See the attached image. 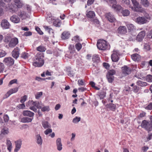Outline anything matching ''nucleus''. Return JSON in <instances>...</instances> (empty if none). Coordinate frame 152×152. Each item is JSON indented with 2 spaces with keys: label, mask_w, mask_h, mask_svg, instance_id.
<instances>
[{
  "label": "nucleus",
  "mask_w": 152,
  "mask_h": 152,
  "mask_svg": "<svg viewBox=\"0 0 152 152\" xmlns=\"http://www.w3.org/2000/svg\"><path fill=\"white\" fill-rule=\"evenodd\" d=\"M41 102L38 101L34 102L32 101H30L28 102L26 105L29 107L30 110H33L35 112H37V109H41V110L42 112H48L50 110L49 106H45L42 107Z\"/></svg>",
  "instance_id": "1"
},
{
  "label": "nucleus",
  "mask_w": 152,
  "mask_h": 152,
  "mask_svg": "<svg viewBox=\"0 0 152 152\" xmlns=\"http://www.w3.org/2000/svg\"><path fill=\"white\" fill-rule=\"evenodd\" d=\"M44 56L43 53H38L35 57L33 65L35 66L40 67L42 66L44 64L43 59Z\"/></svg>",
  "instance_id": "2"
},
{
  "label": "nucleus",
  "mask_w": 152,
  "mask_h": 152,
  "mask_svg": "<svg viewBox=\"0 0 152 152\" xmlns=\"http://www.w3.org/2000/svg\"><path fill=\"white\" fill-rule=\"evenodd\" d=\"M97 48L100 50H104L108 49L109 46L107 42L104 40H99L97 43Z\"/></svg>",
  "instance_id": "3"
},
{
  "label": "nucleus",
  "mask_w": 152,
  "mask_h": 152,
  "mask_svg": "<svg viewBox=\"0 0 152 152\" xmlns=\"http://www.w3.org/2000/svg\"><path fill=\"white\" fill-rule=\"evenodd\" d=\"M141 127L147 131H151L152 130V124L146 120L143 121L141 124Z\"/></svg>",
  "instance_id": "4"
},
{
  "label": "nucleus",
  "mask_w": 152,
  "mask_h": 152,
  "mask_svg": "<svg viewBox=\"0 0 152 152\" xmlns=\"http://www.w3.org/2000/svg\"><path fill=\"white\" fill-rule=\"evenodd\" d=\"M132 1L134 7H133L130 6L129 7L131 8L132 10L134 11H141V10L140 9V7L139 4V3L137 2L136 0H132Z\"/></svg>",
  "instance_id": "5"
},
{
  "label": "nucleus",
  "mask_w": 152,
  "mask_h": 152,
  "mask_svg": "<svg viewBox=\"0 0 152 152\" xmlns=\"http://www.w3.org/2000/svg\"><path fill=\"white\" fill-rule=\"evenodd\" d=\"M22 141L21 139H19L15 142V148L14 152H18L21 147Z\"/></svg>",
  "instance_id": "6"
},
{
  "label": "nucleus",
  "mask_w": 152,
  "mask_h": 152,
  "mask_svg": "<svg viewBox=\"0 0 152 152\" xmlns=\"http://www.w3.org/2000/svg\"><path fill=\"white\" fill-rule=\"evenodd\" d=\"M18 43V39L17 38H14L10 41L8 46L10 47L13 48L15 47Z\"/></svg>",
  "instance_id": "7"
},
{
  "label": "nucleus",
  "mask_w": 152,
  "mask_h": 152,
  "mask_svg": "<svg viewBox=\"0 0 152 152\" xmlns=\"http://www.w3.org/2000/svg\"><path fill=\"white\" fill-rule=\"evenodd\" d=\"M9 128L7 127H4L1 131L0 140H1L3 138L4 135H7L9 134Z\"/></svg>",
  "instance_id": "8"
},
{
  "label": "nucleus",
  "mask_w": 152,
  "mask_h": 152,
  "mask_svg": "<svg viewBox=\"0 0 152 152\" xmlns=\"http://www.w3.org/2000/svg\"><path fill=\"white\" fill-rule=\"evenodd\" d=\"M4 62L8 66H11L14 64V60L11 57H7L4 58Z\"/></svg>",
  "instance_id": "9"
},
{
  "label": "nucleus",
  "mask_w": 152,
  "mask_h": 152,
  "mask_svg": "<svg viewBox=\"0 0 152 152\" xmlns=\"http://www.w3.org/2000/svg\"><path fill=\"white\" fill-rule=\"evenodd\" d=\"M1 25L3 29H6L9 28L10 24L7 20H3L1 21Z\"/></svg>",
  "instance_id": "10"
},
{
  "label": "nucleus",
  "mask_w": 152,
  "mask_h": 152,
  "mask_svg": "<svg viewBox=\"0 0 152 152\" xmlns=\"http://www.w3.org/2000/svg\"><path fill=\"white\" fill-rule=\"evenodd\" d=\"M135 21L140 24H143L148 22V20L144 17H138L137 18Z\"/></svg>",
  "instance_id": "11"
},
{
  "label": "nucleus",
  "mask_w": 152,
  "mask_h": 152,
  "mask_svg": "<svg viewBox=\"0 0 152 152\" xmlns=\"http://www.w3.org/2000/svg\"><path fill=\"white\" fill-rule=\"evenodd\" d=\"M19 51L20 49L18 48H15L12 53V57L16 59L18 58L19 56Z\"/></svg>",
  "instance_id": "12"
},
{
  "label": "nucleus",
  "mask_w": 152,
  "mask_h": 152,
  "mask_svg": "<svg viewBox=\"0 0 152 152\" xmlns=\"http://www.w3.org/2000/svg\"><path fill=\"white\" fill-rule=\"evenodd\" d=\"M105 16L108 20L111 22H114L115 21V19L113 15L110 12L106 13L105 14Z\"/></svg>",
  "instance_id": "13"
},
{
  "label": "nucleus",
  "mask_w": 152,
  "mask_h": 152,
  "mask_svg": "<svg viewBox=\"0 0 152 152\" xmlns=\"http://www.w3.org/2000/svg\"><path fill=\"white\" fill-rule=\"evenodd\" d=\"M122 72L125 75H129L131 73V69L129 67L126 66H125L122 67Z\"/></svg>",
  "instance_id": "14"
},
{
  "label": "nucleus",
  "mask_w": 152,
  "mask_h": 152,
  "mask_svg": "<svg viewBox=\"0 0 152 152\" xmlns=\"http://www.w3.org/2000/svg\"><path fill=\"white\" fill-rule=\"evenodd\" d=\"M145 34V32L144 31H142L140 32L137 37V40L138 41H142L144 38Z\"/></svg>",
  "instance_id": "15"
},
{
  "label": "nucleus",
  "mask_w": 152,
  "mask_h": 152,
  "mask_svg": "<svg viewBox=\"0 0 152 152\" xmlns=\"http://www.w3.org/2000/svg\"><path fill=\"white\" fill-rule=\"evenodd\" d=\"M112 8L115 12H118L122 9V7L119 4H113L112 6Z\"/></svg>",
  "instance_id": "16"
},
{
  "label": "nucleus",
  "mask_w": 152,
  "mask_h": 152,
  "mask_svg": "<svg viewBox=\"0 0 152 152\" xmlns=\"http://www.w3.org/2000/svg\"><path fill=\"white\" fill-rule=\"evenodd\" d=\"M56 143L57 150L59 151H61L62 149V145L61 139L59 138H57L56 140Z\"/></svg>",
  "instance_id": "17"
},
{
  "label": "nucleus",
  "mask_w": 152,
  "mask_h": 152,
  "mask_svg": "<svg viewBox=\"0 0 152 152\" xmlns=\"http://www.w3.org/2000/svg\"><path fill=\"white\" fill-rule=\"evenodd\" d=\"M111 59L114 62L117 61L119 60V57L118 54V52L114 51L113 53L111 55Z\"/></svg>",
  "instance_id": "18"
},
{
  "label": "nucleus",
  "mask_w": 152,
  "mask_h": 152,
  "mask_svg": "<svg viewBox=\"0 0 152 152\" xmlns=\"http://www.w3.org/2000/svg\"><path fill=\"white\" fill-rule=\"evenodd\" d=\"M18 90V88H12L7 92L6 95L7 97H9L12 94L17 92Z\"/></svg>",
  "instance_id": "19"
},
{
  "label": "nucleus",
  "mask_w": 152,
  "mask_h": 152,
  "mask_svg": "<svg viewBox=\"0 0 152 152\" xmlns=\"http://www.w3.org/2000/svg\"><path fill=\"white\" fill-rule=\"evenodd\" d=\"M35 138L37 143L39 145H41L42 142V140L40 135L36 134L35 136Z\"/></svg>",
  "instance_id": "20"
},
{
  "label": "nucleus",
  "mask_w": 152,
  "mask_h": 152,
  "mask_svg": "<svg viewBox=\"0 0 152 152\" xmlns=\"http://www.w3.org/2000/svg\"><path fill=\"white\" fill-rule=\"evenodd\" d=\"M18 15L21 17L22 19H26L28 17V15L24 11H20L18 12Z\"/></svg>",
  "instance_id": "21"
},
{
  "label": "nucleus",
  "mask_w": 152,
  "mask_h": 152,
  "mask_svg": "<svg viewBox=\"0 0 152 152\" xmlns=\"http://www.w3.org/2000/svg\"><path fill=\"white\" fill-rule=\"evenodd\" d=\"M11 21L15 23H18L20 21V18L16 15H13L10 18Z\"/></svg>",
  "instance_id": "22"
},
{
  "label": "nucleus",
  "mask_w": 152,
  "mask_h": 152,
  "mask_svg": "<svg viewBox=\"0 0 152 152\" xmlns=\"http://www.w3.org/2000/svg\"><path fill=\"white\" fill-rule=\"evenodd\" d=\"M23 114L24 116H28L30 117H33L34 114L29 110H24L23 111Z\"/></svg>",
  "instance_id": "23"
},
{
  "label": "nucleus",
  "mask_w": 152,
  "mask_h": 152,
  "mask_svg": "<svg viewBox=\"0 0 152 152\" xmlns=\"http://www.w3.org/2000/svg\"><path fill=\"white\" fill-rule=\"evenodd\" d=\"M6 145L7 150L10 152L12 151V146L11 141L8 139L6 140Z\"/></svg>",
  "instance_id": "24"
},
{
  "label": "nucleus",
  "mask_w": 152,
  "mask_h": 152,
  "mask_svg": "<svg viewBox=\"0 0 152 152\" xmlns=\"http://www.w3.org/2000/svg\"><path fill=\"white\" fill-rule=\"evenodd\" d=\"M132 59L135 61H139L141 59V56L138 54L135 53L131 56Z\"/></svg>",
  "instance_id": "25"
},
{
  "label": "nucleus",
  "mask_w": 152,
  "mask_h": 152,
  "mask_svg": "<svg viewBox=\"0 0 152 152\" xmlns=\"http://www.w3.org/2000/svg\"><path fill=\"white\" fill-rule=\"evenodd\" d=\"M118 32L122 34H125L127 32L126 27L125 26H121L118 29Z\"/></svg>",
  "instance_id": "26"
},
{
  "label": "nucleus",
  "mask_w": 152,
  "mask_h": 152,
  "mask_svg": "<svg viewBox=\"0 0 152 152\" xmlns=\"http://www.w3.org/2000/svg\"><path fill=\"white\" fill-rule=\"evenodd\" d=\"M33 118H31L28 117H25L22 118L20 121L23 123H27L31 122Z\"/></svg>",
  "instance_id": "27"
},
{
  "label": "nucleus",
  "mask_w": 152,
  "mask_h": 152,
  "mask_svg": "<svg viewBox=\"0 0 152 152\" xmlns=\"http://www.w3.org/2000/svg\"><path fill=\"white\" fill-rule=\"evenodd\" d=\"M70 34L67 31L63 32L61 35V38L63 39H68L69 37Z\"/></svg>",
  "instance_id": "28"
},
{
  "label": "nucleus",
  "mask_w": 152,
  "mask_h": 152,
  "mask_svg": "<svg viewBox=\"0 0 152 152\" xmlns=\"http://www.w3.org/2000/svg\"><path fill=\"white\" fill-rule=\"evenodd\" d=\"M92 61L94 63H98L100 61V58L98 55L95 54L93 56Z\"/></svg>",
  "instance_id": "29"
},
{
  "label": "nucleus",
  "mask_w": 152,
  "mask_h": 152,
  "mask_svg": "<svg viewBox=\"0 0 152 152\" xmlns=\"http://www.w3.org/2000/svg\"><path fill=\"white\" fill-rule=\"evenodd\" d=\"M14 1L18 8H20L22 7L23 4L21 0H14Z\"/></svg>",
  "instance_id": "30"
},
{
  "label": "nucleus",
  "mask_w": 152,
  "mask_h": 152,
  "mask_svg": "<svg viewBox=\"0 0 152 152\" xmlns=\"http://www.w3.org/2000/svg\"><path fill=\"white\" fill-rule=\"evenodd\" d=\"M87 16L89 18H93L95 16V14L94 12L89 11L86 14Z\"/></svg>",
  "instance_id": "31"
},
{
  "label": "nucleus",
  "mask_w": 152,
  "mask_h": 152,
  "mask_svg": "<svg viewBox=\"0 0 152 152\" xmlns=\"http://www.w3.org/2000/svg\"><path fill=\"white\" fill-rule=\"evenodd\" d=\"M126 26L129 31H133L135 29V26L133 24H128L126 25Z\"/></svg>",
  "instance_id": "32"
},
{
  "label": "nucleus",
  "mask_w": 152,
  "mask_h": 152,
  "mask_svg": "<svg viewBox=\"0 0 152 152\" xmlns=\"http://www.w3.org/2000/svg\"><path fill=\"white\" fill-rule=\"evenodd\" d=\"M61 22L60 20L57 19L53 21V24L54 26L58 27L61 26Z\"/></svg>",
  "instance_id": "33"
},
{
  "label": "nucleus",
  "mask_w": 152,
  "mask_h": 152,
  "mask_svg": "<svg viewBox=\"0 0 152 152\" xmlns=\"http://www.w3.org/2000/svg\"><path fill=\"white\" fill-rule=\"evenodd\" d=\"M42 126L45 129L50 128V125L48 122L47 121H44L42 122Z\"/></svg>",
  "instance_id": "34"
},
{
  "label": "nucleus",
  "mask_w": 152,
  "mask_h": 152,
  "mask_svg": "<svg viewBox=\"0 0 152 152\" xmlns=\"http://www.w3.org/2000/svg\"><path fill=\"white\" fill-rule=\"evenodd\" d=\"M137 84L139 86L141 87L146 86L148 85V83L146 82H143L141 80L137 81Z\"/></svg>",
  "instance_id": "35"
},
{
  "label": "nucleus",
  "mask_w": 152,
  "mask_h": 152,
  "mask_svg": "<svg viewBox=\"0 0 152 152\" xmlns=\"http://www.w3.org/2000/svg\"><path fill=\"white\" fill-rule=\"evenodd\" d=\"M141 4L145 7L149 6V3L147 0H141Z\"/></svg>",
  "instance_id": "36"
},
{
  "label": "nucleus",
  "mask_w": 152,
  "mask_h": 152,
  "mask_svg": "<svg viewBox=\"0 0 152 152\" xmlns=\"http://www.w3.org/2000/svg\"><path fill=\"white\" fill-rule=\"evenodd\" d=\"M106 106L107 107L110 108V110H115L116 108L115 105L112 103L108 104L106 105Z\"/></svg>",
  "instance_id": "37"
},
{
  "label": "nucleus",
  "mask_w": 152,
  "mask_h": 152,
  "mask_svg": "<svg viewBox=\"0 0 152 152\" xmlns=\"http://www.w3.org/2000/svg\"><path fill=\"white\" fill-rule=\"evenodd\" d=\"M4 6V4L0 0V16L2 15L4 13L3 10L1 7H3Z\"/></svg>",
  "instance_id": "38"
},
{
  "label": "nucleus",
  "mask_w": 152,
  "mask_h": 152,
  "mask_svg": "<svg viewBox=\"0 0 152 152\" xmlns=\"http://www.w3.org/2000/svg\"><path fill=\"white\" fill-rule=\"evenodd\" d=\"M80 120L81 118L80 117L76 116L73 119L72 122L75 124H77L80 121Z\"/></svg>",
  "instance_id": "39"
},
{
  "label": "nucleus",
  "mask_w": 152,
  "mask_h": 152,
  "mask_svg": "<svg viewBox=\"0 0 152 152\" xmlns=\"http://www.w3.org/2000/svg\"><path fill=\"white\" fill-rule=\"evenodd\" d=\"M107 77L108 82L110 83L112 82L114 80V77L113 76H111L107 74Z\"/></svg>",
  "instance_id": "40"
},
{
  "label": "nucleus",
  "mask_w": 152,
  "mask_h": 152,
  "mask_svg": "<svg viewBox=\"0 0 152 152\" xmlns=\"http://www.w3.org/2000/svg\"><path fill=\"white\" fill-rule=\"evenodd\" d=\"M37 50L40 52H43L45 51L46 49L43 46H39L37 47Z\"/></svg>",
  "instance_id": "41"
},
{
  "label": "nucleus",
  "mask_w": 152,
  "mask_h": 152,
  "mask_svg": "<svg viewBox=\"0 0 152 152\" xmlns=\"http://www.w3.org/2000/svg\"><path fill=\"white\" fill-rule=\"evenodd\" d=\"M43 27L45 30L47 31L49 34L53 33V29L50 27L45 26H43Z\"/></svg>",
  "instance_id": "42"
},
{
  "label": "nucleus",
  "mask_w": 152,
  "mask_h": 152,
  "mask_svg": "<svg viewBox=\"0 0 152 152\" xmlns=\"http://www.w3.org/2000/svg\"><path fill=\"white\" fill-rule=\"evenodd\" d=\"M122 15L124 16H128L130 14L129 11L127 10H123L122 12Z\"/></svg>",
  "instance_id": "43"
},
{
  "label": "nucleus",
  "mask_w": 152,
  "mask_h": 152,
  "mask_svg": "<svg viewBox=\"0 0 152 152\" xmlns=\"http://www.w3.org/2000/svg\"><path fill=\"white\" fill-rule=\"evenodd\" d=\"M29 56L28 54L25 52H23L21 54V57L24 59L27 58Z\"/></svg>",
  "instance_id": "44"
},
{
  "label": "nucleus",
  "mask_w": 152,
  "mask_h": 152,
  "mask_svg": "<svg viewBox=\"0 0 152 152\" xmlns=\"http://www.w3.org/2000/svg\"><path fill=\"white\" fill-rule=\"evenodd\" d=\"M72 41H74L75 42H77L78 43L80 41H82V40L80 39L79 37L78 36H76L74 37L72 39Z\"/></svg>",
  "instance_id": "45"
},
{
  "label": "nucleus",
  "mask_w": 152,
  "mask_h": 152,
  "mask_svg": "<svg viewBox=\"0 0 152 152\" xmlns=\"http://www.w3.org/2000/svg\"><path fill=\"white\" fill-rule=\"evenodd\" d=\"M116 73L114 69H111L108 71L107 74L111 76H113Z\"/></svg>",
  "instance_id": "46"
},
{
  "label": "nucleus",
  "mask_w": 152,
  "mask_h": 152,
  "mask_svg": "<svg viewBox=\"0 0 152 152\" xmlns=\"http://www.w3.org/2000/svg\"><path fill=\"white\" fill-rule=\"evenodd\" d=\"M75 48L77 51H79L82 48V46L80 43H77L75 45Z\"/></svg>",
  "instance_id": "47"
},
{
  "label": "nucleus",
  "mask_w": 152,
  "mask_h": 152,
  "mask_svg": "<svg viewBox=\"0 0 152 152\" xmlns=\"http://www.w3.org/2000/svg\"><path fill=\"white\" fill-rule=\"evenodd\" d=\"M146 80L148 82H152V75H147L146 78Z\"/></svg>",
  "instance_id": "48"
},
{
  "label": "nucleus",
  "mask_w": 152,
  "mask_h": 152,
  "mask_svg": "<svg viewBox=\"0 0 152 152\" xmlns=\"http://www.w3.org/2000/svg\"><path fill=\"white\" fill-rule=\"evenodd\" d=\"M42 95V92H38L35 95V98L37 99H39L40 97Z\"/></svg>",
  "instance_id": "49"
},
{
  "label": "nucleus",
  "mask_w": 152,
  "mask_h": 152,
  "mask_svg": "<svg viewBox=\"0 0 152 152\" xmlns=\"http://www.w3.org/2000/svg\"><path fill=\"white\" fill-rule=\"evenodd\" d=\"M106 2L109 4H112V5L113 4H117V1L116 0H107Z\"/></svg>",
  "instance_id": "50"
},
{
  "label": "nucleus",
  "mask_w": 152,
  "mask_h": 152,
  "mask_svg": "<svg viewBox=\"0 0 152 152\" xmlns=\"http://www.w3.org/2000/svg\"><path fill=\"white\" fill-rule=\"evenodd\" d=\"M146 114V113L144 112H142L138 116L137 119H140V118L144 117Z\"/></svg>",
  "instance_id": "51"
},
{
  "label": "nucleus",
  "mask_w": 152,
  "mask_h": 152,
  "mask_svg": "<svg viewBox=\"0 0 152 152\" xmlns=\"http://www.w3.org/2000/svg\"><path fill=\"white\" fill-rule=\"evenodd\" d=\"M145 109L147 110H152V102L150 103L147 106L144 107Z\"/></svg>",
  "instance_id": "52"
},
{
  "label": "nucleus",
  "mask_w": 152,
  "mask_h": 152,
  "mask_svg": "<svg viewBox=\"0 0 152 152\" xmlns=\"http://www.w3.org/2000/svg\"><path fill=\"white\" fill-rule=\"evenodd\" d=\"M4 68V64L2 63H0V73H1L3 72Z\"/></svg>",
  "instance_id": "53"
},
{
  "label": "nucleus",
  "mask_w": 152,
  "mask_h": 152,
  "mask_svg": "<svg viewBox=\"0 0 152 152\" xmlns=\"http://www.w3.org/2000/svg\"><path fill=\"white\" fill-rule=\"evenodd\" d=\"M27 98V96L26 95H24L23 97L21 98L20 101V102L22 103H24L26 101Z\"/></svg>",
  "instance_id": "54"
},
{
  "label": "nucleus",
  "mask_w": 152,
  "mask_h": 152,
  "mask_svg": "<svg viewBox=\"0 0 152 152\" xmlns=\"http://www.w3.org/2000/svg\"><path fill=\"white\" fill-rule=\"evenodd\" d=\"M144 16L145 18L148 20H148L151 19V15L147 13H146L144 14Z\"/></svg>",
  "instance_id": "55"
},
{
  "label": "nucleus",
  "mask_w": 152,
  "mask_h": 152,
  "mask_svg": "<svg viewBox=\"0 0 152 152\" xmlns=\"http://www.w3.org/2000/svg\"><path fill=\"white\" fill-rule=\"evenodd\" d=\"M47 129H48L44 132L45 134L46 135L48 134L49 133L52 132V129H49V128Z\"/></svg>",
  "instance_id": "56"
},
{
  "label": "nucleus",
  "mask_w": 152,
  "mask_h": 152,
  "mask_svg": "<svg viewBox=\"0 0 152 152\" xmlns=\"http://www.w3.org/2000/svg\"><path fill=\"white\" fill-rule=\"evenodd\" d=\"M17 107L19 109H22L25 108V106L24 104L23 103L22 104H18Z\"/></svg>",
  "instance_id": "57"
},
{
  "label": "nucleus",
  "mask_w": 152,
  "mask_h": 152,
  "mask_svg": "<svg viewBox=\"0 0 152 152\" xmlns=\"http://www.w3.org/2000/svg\"><path fill=\"white\" fill-rule=\"evenodd\" d=\"M132 90L134 93H137L139 91V88L136 86H134Z\"/></svg>",
  "instance_id": "58"
},
{
  "label": "nucleus",
  "mask_w": 152,
  "mask_h": 152,
  "mask_svg": "<svg viewBox=\"0 0 152 152\" xmlns=\"http://www.w3.org/2000/svg\"><path fill=\"white\" fill-rule=\"evenodd\" d=\"M32 34V33L30 31H27L25 32L23 35L27 37L28 36H30Z\"/></svg>",
  "instance_id": "59"
},
{
  "label": "nucleus",
  "mask_w": 152,
  "mask_h": 152,
  "mask_svg": "<svg viewBox=\"0 0 152 152\" xmlns=\"http://www.w3.org/2000/svg\"><path fill=\"white\" fill-rule=\"evenodd\" d=\"M4 119L5 122H7L9 120V118L8 115H5L4 116Z\"/></svg>",
  "instance_id": "60"
},
{
  "label": "nucleus",
  "mask_w": 152,
  "mask_h": 152,
  "mask_svg": "<svg viewBox=\"0 0 152 152\" xmlns=\"http://www.w3.org/2000/svg\"><path fill=\"white\" fill-rule=\"evenodd\" d=\"M122 2L123 4H125L127 5H129L130 3L129 0H122Z\"/></svg>",
  "instance_id": "61"
},
{
  "label": "nucleus",
  "mask_w": 152,
  "mask_h": 152,
  "mask_svg": "<svg viewBox=\"0 0 152 152\" xmlns=\"http://www.w3.org/2000/svg\"><path fill=\"white\" fill-rule=\"evenodd\" d=\"M36 30L39 34L42 35L43 34L42 32L38 27H37L36 28Z\"/></svg>",
  "instance_id": "62"
},
{
  "label": "nucleus",
  "mask_w": 152,
  "mask_h": 152,
  "mask_svg": "<svg viewBox=\"0 0 152 152\" xmlns=\"http://www.w3.org/2000/svg\"><path fill=\"white\" fill-rule=\"evenodd\" d=\"M144 48L147 50H150L149 45L148 44H145L144 45Z\"/></svg>",
  "instance_id": "63"
},
{
  "label": "nucleus",
  "mask_w": 152,
  "mask_h": 152,
  "mask_svg": "<svg viewBox=\"0 0 152 152\" xmlns=\"http://www.w3.org/2000/svg\"><path fill=\"white\" fill-rule=\"evenodd\" d=\"M17 80L16 79H13L11 80L9 83V85H11L14 83H16L17 82Z\"/></svg>",
  "instance_id": "64"
}]
</instances>
